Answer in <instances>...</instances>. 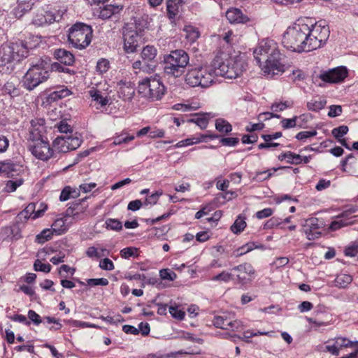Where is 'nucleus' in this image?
I'll use <instances>...</instances> for the list:
<instances>
[{
    "mask_svg": "<svg viewBox=\"0 0 358 358\" xmlns=\"http://www.w3.org/2000/svg\"><path fill=\"white\" fill-rule=\"evenodd\" d=\"M330 35L329 27L320 22L313 23L309 18H299L289 26L282 36L285 48L301 53L323 47Z\"/></svg>",
    "mask_w": 358,
    "mask_h": 358,
    "instance_id": "1",
    "label": "nucleus"
},
{
    "mask_svg": "<svg viewBox=\"0 0 358 358\" xmlns=\"http://www.w3.org/2000/svg\"><path fill=\"white\" fill-rule=\"evenodd\" d=\"M253 53L257 64L265 75L273 77L285 71V65L281 62L282 55L273 40L262 41Z\"/></svg>",
    "mask_w": 358,
    "mask_h": 358,
    "instance_id": "2",
    "label": "nucleus"
},
{
    "mask_svg": "<svg viewBox=\"0 0 358 358\" xmlns=\"http://www.w3.org/2000/svg\"><path fill=\"white\" fill-rule=\"evenodd\" d=\"M217 73V69L210 65L192 67L187 70L185 81L192 87L207 88L214 83Z\"/></svg>",
    "mask_w": 358,
    "mask_h": 358,
    "instance_id": "3",
    "label": "nucleus"
},
{
    "mask_svg": "<svg viewBox=\"0 0 358 358\" xmlns=\"http://www.w3.org/2000/svg\"><path fill=\"white\" fill-rule=\"evenodd\" d=\"M188 54L183 50H176L164 57V72L173 78L180 77L189 64Z\"/></svg>",
    "mask_w": 358,
    "mask_h": 358,
    "instance_id": "4",
    "label": "nucleus"
},
{
    "mask_svg": "<svg viewBox=\"0 0 358 358\" xmlns=\"http://www.w3.org/2000/svg\"><path fill=\"white\" fill-rule=\"evenodd\" d=\"M49 64L40 59L28 69L23 78V86L31 91L49 78Z\"/></svg>",
    "mask_w": 358,
    "mask_h": 358,
    "instance_id": "5",
    "label": "nucleus"
},
{
    "mask_svg": "<svg viewBox=\"0 0 358 358\" xmlns=\"http://www.w3.org/2000/svg\"><path fill=\"white\" fill-rule=\"evenodd\" d=\"M27 55L28 47L23 41L3 44L0 48V67L20 62Z\"/></svg>",
    "mask_w": 358,
    "mask_h": 358,
    "instance_id": "6",
    "label": "nucleus"
},
{
    "mask_svg": "<svg viewBox=\"0 0 358 358\" xmlns=\"http://www.w3.org/2000/svg\"><path fill=\"white\" fill-rule=\"evenodd\" d=\"M92 29L85 23L77 22L69 29L68 38L76 48L83 49L91 43Z\"/></svg>",
    "mask_w": 358,
    "mask_h": 358,
    "instance_id": "7",
    "label": "nucleus"
},
{
    "mask_svg": "<svg viewBox=\"0 0 358 358\" xmlns=\"http://www.w3.org/2000/svg\"><path fill=\"white\" fill-rule=\"evenodd\" d=\"M247 66L244 57L239 55L230 57L226 63L223 62L220 64L217 70L218 76L232 79L241 76L246 70Z\"/></svg>",
    "mask_w": 358,
    "mask_h": 358,
    "instance_id": "8",
    "label": "nucleus"
},
{
    "mask_svg": "<svg viewBox=\"0 0 358 358\" xmlns=\"http://www.w3.org/2000/svg\"><path fill=\"white\" fill-rule=\"evenodd\" d=\"M138 88L140 94L152 101L161 99L165 92L164 85L155 78L143 79L139 82Z\"/></svg>",
    "mask_w": 358,
    "mask_h": 358,
    "instance_id": "9",
    "label": "nucleus"
},
{
    "mask_svg": "<svg viewBox=\"0 0 358 358\" xmlns=\"http://www.w3.org/2000/svg\"><path fill=\"white\" fill-rule=\"evenodd\" d=\"M124 48L126 52L132 53L136 50L142 38V31H137L136 27H128L123 31Z\"/></svg>",
    "mask_w": 358,
    "mask_h": 358,
    "instance_id": "10",
    "label": "nucleus"
},
{
    "mask_svg": "<svg viewBox=\"0 0 358 358\" xmlns=\"http://www.w3.org/2000/svg\"><path fill=\"white\" fill-rule=\"evenodd\" d=\"M29 150L34 156L43 161L56 157L54 150L50 148L48 139L34 142V145L30 146Z\"/></svg>",
    "mask_w": 358,
    "mask_h": 358,
    "instance_id": "11",
    "label": "nucleus"
},
{
    "mask_svg": "<svg viewBox=\"0 0 358 358\" xmlns=\"http://www.w3.org/2000/svg\"><path fill=\"white\" fill-rule=\"evenodd\" d=\"M30 124L28 138L29 141L36 142L48 139L45 136L46 127L44 119L35 118L31 121Z\"/></svg>",
    "mask_w": 358,
    "mask_h": 358,
    "instance_id": "12",
    "label": "nucleus"
},
{
    "mask_svg": "<svg viewBox=\"0 0 358 358\" xmlns=\"http://www.w3.org/2000/svg\"><path fill=\"white\" fill-rule=\"evenodd\" d=\"M236 276V282L241 285H245L251 281L252 275L255 273V269L249 263H243L231 269Z\"/></svg>",
    "mask_w": 358,
    "mask_h": 358,
    "instance_id": "13",
    "label": "nucleus"
},
{
    "mask_svg": "<svg viewBox=\"0 0 358 358\" xmlns=\"http://www.w3.org/2000/svg\"><path fill=\"white\" fill-rule=\"evenodd\" d=\"M324 223L316 217H312L306 221L304 226V232L308 240H315L320 238L324 230Z\"/></svg>",
    "mask_w": 358,
    "mask_h": 358,
    "instance_id": "14",
    "label": "nucleus"
},
{
    "mask_svg": "<svg viewBox=\"0 0 358 358\" xmlns=\"http://www.w3.org/2000/svg\"><path fill=\"white\" fill-rule=\"evenodd\" d=\"M213 324L217 328L231 331H236L242 327V322L240 320H232L226 315L214 317Z\"/></svg>",
    "mask_w": 358,
    "mask_h": 358,
    "instance_id": "15",
    "label": "nucleus"
},
{
    "mask_svg": "<svg viewBox=\"0 0 358 358\" xmlns=\"http://www.w3.org/2000/svg\"><path fill=\"white\" fill-rule=\"evenodd\" d=\"M347 76L345 67H338L320 74V78L324 82L335 83L343 81Z\"/></svg>",
    "mask_w": 358,
    "mask_h": 358,
    "instance_id": "16",
    "label": "nucleus"
},
{
    "mask_svg": "<svg viewBox=\"0 0 358 358\" xmlns=\"http://www.w3.org/2000/svg\"><path fill=\"white\" fill-rule=\"evenodd\" d=\"M226 17L231 24H245L250 21V18L237 8H229Z\"/></svg>",
    "mask_w": 358,
    "mask_h": 358,
    "instance_id": "17",
    "label": "nucleus"
},
{
    "mask_svg": "<svg viewBox=\"0 0 358 358\" xmlns=\"http://www.w3.org/2000/svg\"><path fill=\"white\" fill-rule=\"evenodd\" d=\"M117 85L119 96L124 101L131 100L135 93V85L130 81L123 80Z\"/></svg>",
    "mask_w": 358,
    "mask_h": 358,
    "instance_id": "18",
    "label": "nucleus"
},
{
    "mask_svg": "<svg viewBox=\"0 0 358 358\" xmlns=\"http://www.w3.org/2000/svg\"><path fill=\"white\" fill-rule=\"evenodd\" d=\"M56 21V17L53 13L50 11H43L36 13L32 20L34 24L36 26H43L49 24Z\"/></svg>",
    "mask_w": 358,
    "mask_h": 358,
    "instance_id": "19",
    "label": "nucleus"
},
{
    "mask_svg": "<svg viewBox=\"0 0 358 358\" xmlns=\"http://www.w3.org/2000/svg\"><path fill=\"white\" fill-rule=\"evenodd\" d=\"M54 56L55 58L60 63L67 66L72 65L75 61L73 55L65 49L55 50L54 52Z\"/></svg>",
    "mask_w": 358,
    "mask_h": 358,
    "instance_id": "20",
    "label": "nucleus"
},
{
    "mask_svg": "<svg viewBox=\"0 0 358 358\" xmlns=\"http://www.w3.org/2000/svg\"><path fill=\"white\" fill-rule=\"evenodd\" d=\"M157 55V49L154 45H148L145 46L141 53V59L145 62L148 63L155 64L157 66V62L155 61V58Z\"/></svg>",
    "mask_w": 358,
    "mask_h": 358,
    "instance_id": "21",
    "label": "nucleus"
},
{
    "mask_svg": "<svg viewBox=\"0 0 358 358\" xmlns=\"http://www.w3.org/2000/svg\"><path fill=\"white\" fill-rule=\"evenodd\" d=\"M19 171V166L10 160L0 162V173L8 177L14 176Z\"/></svg>",
    "mask_w": 358,
    "mask_h": 358,
    "instance_id": "22",
    "label": "nucleus"
},
{
    "mask_svg": "<svg viewBox=\"0 0 358 358\" xmlns=\"http://www.w3.org/2000/svg\"><path fill=\"white\" fill-rule=\"evenodd\" d=\"M122 8L123 6L120 5L106 4L101 8L99 16L101 19H108L113 15L119 13Z\"/></svg>",
    "mask_w": 358,
    "mask_h": 358,
    "instance_id": "23",
    "label": "nucleus"
},
{
    "mask_svg": "<svg viewBox=\"0 0 358 358\" xmlns=\"http://www.w3.org/2000/svg\"><path fill=\"white\" fill-rule=\"evenodd\" d=\"M34 5V0H17V6L13 13L16 17H21L26 12L30 10Z\"/></svg>",
    "mask_w": 358,
    "mask_h": 358,
    "instance_id": "24",
    "label": "nucleus"
},
{
    "mask_svg": "<svg viewBox=\"0 0 358 358\" xmlns=\"http://www.w3.org/2000/svg\"><path fill=\"white\" fill-rule=\"evenodd\" d=\"M184 0H169L166 5L167 15L169 19L173 20L179 13L180 7Z\"/></svg>",
    "mask_w": 358,
    "mask_h": 358,
    "instance_id": "25",
    "label": "nucleus"
},
{
    "mask_svg": "<svg viewBox=\"0 0 358 358\" xmlns=\"http://www.w3.org/2000/svg\"><path fill=\"white\" fill-rule=\"evenodd\" d=\"M72 94V92L65 86H59L56 90L51 92L48 96V99L52 101H56L59 99L66 98Z\"/></svg>",
    "mask_w": 358,
    "mask_h": 358,
    "instance_id": "26",
    "label": "nucleus"
},
{
    "mask_svg": "<svg viewBox=\"0 0 358 358\" xmlns=\"http://www.w3.org/2000/svg\"><path fill=\"white\" fill-rule=\"evenodd\" d=\"M183 31L185 33V38L190 44L194 43L200 37L198 28L194 26L185 25Z\"/></svg>",
    "mask_w": 358,
    "mask_h": 358,
    "instance_id": "27",
    "label": "nucleus"
},
{
    "mask_svg": "<svg viewBox=\"0 0 358 358\" xmlns=\"http://www.w3.org/2000/svg\"><path fill=\"white\" fill-rule=\"evenodd\" d=\"M67 145L68 141L66 136H59L53 141L54 151L63 153L67 152L70 151Z\"/></svg>",
    "mask_w": 358,
    "mask_h": 358,
    "instance_id": "28",
    "label": "nucleus"
},
{
    "mask_svg": "<svg viewBox=\"0 0 358 358\" xmlns=\"http://www.w3.org/2000/svg\"><path fill=\"white\" fill-rule=\"evenodd\" d=\"M132 67L134 69H139L143 72L149 73L154 72L156 69L155 64L148 63L147 64L143 59L141 61L138 60L134 62L132 64Z\"/></svg>",
    "mask_w": 358,
    "mask_h": 358,
    "instance_id": "29",
    "label": "nucleus"
},
{
    "mask_svg": "<svg viewBox=\"0 0 358 358\" xmlns=\"http://www.w3.org/2000/svg\"><path fill=\"white\" fill-rule=\"evenodd\" d=\"M208 114L197 115L195 114L192 118L187 120L188 122H192L199 126L201 129H204L207 127L209 120Z\"/></svg>",
    "mask_w": 358,
    "mask_h": 358,
    "instance_id": "30",
    "label": "nucleus"
},
{
    "mask_svg": "<svg viewBox=\"0 0 358 358\" xmlns=\"http://www.w3.org/2000/svg\"><path fill=\"white\" fill-rule=\"evenodd\" d=\"M215 129L219 132L227 134L232 131V126L224 119L219 118L215 121Z\"/></svg>",
    "mask_w": 358,
    "mask_h": 358,
    "instance_id": "31",
    "label": "nucleus"
},
{
    "mask_svg": "<svg viewBox=\"0 0 358 358\" xmlns=\"http://www.w3.org/2000/svg\"><path fill=\"white\" fill-rule=\"evenodd\" d=\"M352 278L348 274H341L337 275L334 280V285L339 288H345L351 283Z\"/></svg>",
    "mask_w": 358,
    "mask_h": 358,
    "instance_id": "32",
    "label": "nucleus"
},
{
    "mask_svg": "<svg viewBox=\"0 0 358 358\" xmlns=\"http://www.w3.org/2000/svg\"><path fill=\"white\" fill-rule=\"evenodd\" d=\"M3 91L5 94L10 95L11 97H16L20 94V90L11 81H8L5 83Z\"/></svg>",
    "mask_w": 358,
    "mask_h": 358,
    "instance_id": "33",
    "label": "nucleus"
},
{
    "mask_svg": "<svg viewBox=\"0 0 358 358\" xmlns=\"http://www.w3.org/2000/svg\"><path fill=\"white\" fill-rule=\"evenodd\" d=\"M89 94L92 97V101H95L96 103L100 104L101 106H106L108 102V99L106 97H103L101 95V92L97 90H91L89 91Z\"/></svg>",
    "mask_w": 358,
    "mask_h": 358,
    "instance_id": "34",
    "label": "nucleus"
},
{
    "mask_svg": "<svg viewBox=\"0 0 358 358\" xmlns=\"http://www.w3.org/2000/svg\"><path fill=\"white\" fill-rule=\"evenodd\" d=\"M245 218L241 215L238 216L234 224L231 226V230L234 234H239L246 227Z\"/></svg>",
    "mask_w": 358,
    "mask_h": 358,
    "instance_id": "35",
    "label": "nucleus"
},
{
    "mask_svg": "<svg viewBox=\"0 0 358 358\" xmlns=\"http://www.w3.org/2000/svg\"><path fill=\"white\" fill-rule=\"evenodd\" d=\"M326 104V101L323 99H312L307 103V108L309 110L318 111L322 109Z\"/></svg>",
    "mask_w": 358,
    "mask_h": 358,
    "instance_id": "36",
    "label": "nucleus"
},
{
    "mask_svg": "<svg viewBox=\"0 0 358 358\" xmlns=\"http://www.w3.org/2000/svg\"><path fill=\"white\" fill-rule=\"evenodd\" d=\"M52 230L57 234H61L67 230L66 220L64 218H58L52 224Z\"/></svg>",
    "mask_w": 358,
    "mask_h": 358,
    "instance_id": "37",
    "label": "nucleus"
},
{
    "mask_svg": "<svg viewBox=\"0 0 358 358\" xmlns=\"http://www.w3.org/2000/svg\"><path fill=\"white\" fill-rule=\"evenodd\" d=\"M102 253L98 251V249L94 246L89 247L86 251V255L90 258H100L101 256L107 255L109 252L106 249L101 250Z\"/></svg>",
    "mask_w": 358,
    "mask_h": 358,
    "instance_id": "38",
    "label": "nucleus"
},
{
    "mask_svg": "<svg viewBox=\"0 0 358 358\" xmlns=\"http://www.w3.org/2000/svg\"><path fill=\"white\" fill-rule=\"evenodd\" d=\"M335 344L339 350L342 348L354 347L355 345H358V341H350L344 337H337L335 338Z\"/></svg>",
    "mask_w": 358,
    "mask_h": 358,
    "instance_id": "39",
    "label": "nucleus"
},
{
    "mask_svg": "<svg viewBox=\"0 0 358 358\" xmlns=\"http://www.w3.org/2000/svg\"><path fill=\"white\" fill-rule=\"evenodd\" d=\"M106 227L107 229L113 231H120L122 229V222L117 219L108 218L105 222Z\"/></svg>",
    "mask_w": 358,
    "mask_h": 358,
    "instance_id": "40",
    "label": "nucleus"
},
{
    "mask_svg": "<svg viewBox=\"0 0 358 358\" xmlns=\"http://www.w3.org/2000/svg\"><path fill=\"white\" fill-rule=\"evenodd\" d=\"M78 195V192L74 189L72 190L70 187H66L63 189L62 191L60 196H59V200L61 201H65L69 199L71 197H76Z\"/></svg>",
    "mask_w": 358,
    "mask_h": 358,
    "instance_id": "41",
    "label": "nucleus"
},
{
    "mask_svg": "<svg viewBox=\"0 0 358 358\" xmlns=\"http://www.w3.org/2000/svg\"><path fill=\"white\" fill-rule=\"evenodd\" d=\"M138 249L135 247H127L120 250V256L124 259H129L132 257H138Z\"/></svg>",
    "mask_w": 358,
    "mask_h": 358,
    "instance_id": "42",
    "label": "nucleus"
},
{
    "mask_svg": "<svg viewBox=\"0 0 358 358\" xmlns=\"http://www.w3.org/2000/svg\"><path fill=\"white\" fill-rule=\"evenodd\" d=\"M352 224H353L352 221H349L348 220L345 219H340L338 220L333 221L331 223L329 228L332 231H336L343 227L348 226Z\"/></svg>",
    "mask_w": 358,
    "mask_h": 358,
    "instance_id": "43",
    "label": "nucleus"
},
{
    "mask_svg": "<svg viewBox=\"0 0 358 358\" xmlns=\"http://www.w3.org/2000/svg\"><path fill=\"white\" fill-rule=\"evenodd\" d=\"M51 265L49 264H43L39 259H36L34 264V268L36 271H42L45 273L50 272Z\"/></svg>",
    "mask_w": 358,
    "mask_h": 358,
    "instance_id": "44",
    "label": "nucleus"
},
{
    "mask_svg": "<svg viewBox=\"0 0 358 358\" xmlns=\"http://www.w3.org/2000/svg\"><path fill=\"white\" fill-rule=\"evenodd\" d=\"M159 276L162 280H174L177 275L169 268H163L159 271Z\"/></svg>",
    "mask_w": 358,
    "mask_h": 358,
    "instance_id": "45",
    "label": "nucleus"
},
{
    "mask_svg": "<svg viewBox=\"0 0 358 358\" xmlns=\"http://www.w3.org/2000/svg\"><path fill=\"white\" fill-rule=\"evenodd\" d=\"M68 141L67 147L69 150H74L81 145L82 140L78 137L66 136Z\"/></svg>",
    "mask_w": 358,
    "mask_h": 358,
    "instance_id": "46",
    "label": "nucleus"
},
{
    "mask_svg": "<svg viewBox=\"0 0 358 358\" xmlns=\"http://www.w3.org/2000/svg\"><path fill=\"white\" fill-rule=\"evenodd\" d=\"M52 232L50 229H44L36 236V240L39 243H43L52 238Z\"/></svg>",
    "mask_w": 358,
    "mask_h": 358,
    "instance_id": "47",
    "label": "nucleus"
},
{
    "mask_svg": "<svg viewBox=\"0 0 358 358\" xmlns=\"http://www.w3.org/2000/svg\"><path fill=\"white\" fill-rule=\"evenodd\" d=\"M348 132V127L345 125H341L338 127L334 128L331 131L332 135L339 140L341 137L343 136Z\"/></svg>",
    "mask_w": 358,
    "mask_h": 358,
    "instance_id": "48",
    "label": "nucleus"
},
{
    "mask_svg": "<svg viewBox=\"0 0 358 358\" xmlns=\"http://www.w3.org/2000/svg\"><path fill=\"white\" fill-rule=\"evenodd\" d=\"M110 67L109 61L106 59H101L97 62L96 71L100 73H106Z\"/></svg>",
    "mask_w": 358,
    "mask_h": 358,
    "instance_id": "49",
    "label": "nucleus"
},
{
    "mask_svg": "<svg viewBox=\"0 0 358 358\" xmlns=\"http://www.w3.org/2000/svg\"><path fill=\"white\" fill-rule=\"evenodd\" d=\"M233 277H234V274H232V273H228V272H226V271H222V273H219L218 275L213 276L212 278V280H214V281L228 282Z\"/></svg>",
    "mask_w": 358,
    "mask_h": 358,
    "instance_id": "50",
    "label": "nucleus"
},
{
    "mask_svg": "<svg viewBox=\"0 0 358 358\" xmlns=\"http://www.w3.org/2000/svg\"><path fill=\"white\" fill-rule=\"evenodd\" d=\"M298 119L297 116H294L291 119L284 118L281 120L280 124L282 127L284 129H287L290 128H294L296 126V120Z\"/></svg>",
    "mask_w": 358,
    "mask_h": 358,
    "instance_id": "51",
    "label": "nucleus"
},
{
    "mask_svg": "<svg viewBox=\"0 0 358 358\" xmlns=\"http://www.w3.org/2000/svg\"><path fill=\"white\" fill-rule=\"evenodd\" d=\"M87 285L92 287L101 285L106 286L108 285L109 281L106 278H91L87 280Z\"/></svg>",
    "mask_w": 358,
    "mask_h": 358,
    "instance_id": "52",
    "label": "nucleus"
},
{
    "mask_svg": "<svg viewBox=\"0 0 358 358\" xmlns=\"http://www.w3.org/2000/svg\"><path fill=\"white\" fill-rule=\"evenodd\" d=\"M169 313L172 317L178 320H182L185 315V312L179 310L177 306H171L169 307Z\"/></svg>",
    "mask_w": 358,
    "mask_h": 358,
    "instance_id": "53",
    "label": "nucleus"
},
{
    "mask_svg": "<svg viewBox=\"0 0 358 358\" xmlns=\"http://www.w3.org/2000/svg\"><path fill=\"white\" fill-rule=\"evenodd\" d=\"M99 267L105 271H112L115 268L113 262L108 258H104L99 262Z\"/></svg>",
    "mask_w": 358,
    "mask_h": 358,
    "instance_id": "54",
    "label": "nucleus"
},
{
    "mask_svg": "<svg viewBox=\"0 0 358 358\" xmlns=\"http://www.w3.org/2000/svg\"><path fill=\"white\" fill-rule=\"evenodd\" d=\"M358 254V244L353 243L345 249V255L348 257H355Z\"/></svg>",
    "mask_w": 358,
    "mask_h": 358,
    "instance_id": "55",
    "label": "nucleus"
},
{
    "mask_svg": "<svg viewBox=\"0 0 358 358\" xmlns=\"http://www.w3.org/2000/svg\"><path fill=\"white\" fill-rule=\"evenodd\" d=\"M220 142L222 145L224 146H235L238 143L239 139L238 138L225 137L222 138Z\"/></svg>",
    "mask_w": 358,
    "mask_h": 358,
    "instance_id": "56",
    "label": "nucleus"
},
{
    "mask_svg": "<svg viewBox=\"0 0 358 358\" xmlns=\"http://www.w3.org/2000/svg\"><path fill=\"white\" fill-rule=\"evenodd\" d=\"M317 135L315 130L313 131H303L298 133L296 136V138L299 141H304L305 139L313 137Z\"/></svg>",
    "mask_w": 358,
    "mask_h": 358,
    "instance_id": "57",
    "label": "nucleus"
},
{
    "mask_svg": "<svg viewBox=\"0 0 358 358\" xmlns=\"http://www.w3.org/2000/svg\"><path fill=\"white\" fill-rule=\"evenodd\" d=\"M55 127H57L61 133L67 134L68 132L72 131L71 126L68 124L66 120L60 121L58 124H55Z\"/></svg>",
    "mask_w": 358,
    "mask_h": 358,
    "instance_id": "58",
    "label": "nucleus"
},
{
    "mask_svg": "<svg viewBox=\"0 0 358 358\" xmlns=\"http://www.w3.org/2000/svg\"><path fill=\"white\" fill-rule=\"evenodd\" d=\"M342 113V107L339 105H331L329 107L328 116L330 117H335L339 116Z\"/></svg>",
    "mask_w": 358,
    "mask_h": 358,
    "instance_id": "59",
    "label": "nucleus"
},
{
    "mask_svg": "<svg viewBox=\"0 0 358 358\" xmlns=\"http://www.w3.org/2000/svg\"><path fill=\"white\" fill-rule=\"evenodd\" d=\"M287 162L291 164H300L302 162V157L299 154L291 152V155L288 156Z\"/></svg>",
    "mask_w": 358,
    "mask_h": 358,
    "instance_id": "60",
    "label": "nucleus"
},
{
    "mask_svg": "<svg viewBox=\"0 0 358 358\" xmlns=\"http://www.w3.org/2000/svg\"><path fill=\"white\" fill-rule=\"evenodd\" d=\"M28 317L35 325H38L43 322L41 316L33 310H29Z\"/></svg>",
    "mask_w": 358,
    "mask_h": 358,
    "instance_id": "61",
    "label": "nucleus"
},
{
    "mask_svg": "<svg viewBox=\"0 0 358 358\" xmlns=\"http://www.w3.org/2000/svg\"><path fill=\"white\" fill-rule=\"evenodd\" d=\"M282 224V220L278 217H273L269 219L264 225L265 229H271L278 227Z\"/></svg>",
    "mask_w": 358,
    "mask_h": 358,
    "instance_id": "62",
    "label": "nucleus"
},
{
    "mask_svg": "<svg viewBox=\"0 0 358 358\" xmlns=\"http://www.w3.org/2000/svg\"><path fill=\"white\" fill-rule=\"evenodd\" d=\"M160 195H162V192L159 193L156 192L155 193L152 194L145 199L144 205L148 206L155 204L157 202Z\"/></svg>",
    "mask_w": 358,
    "mask_h": 358,
    "instance_id": "63",
    "label": "nucleus"
},
{
    "mask_svg": "<svg viewBox=\"0 0 358 358\" xmlns=\"http://www.w3.org/2000/svg\"><path fill=\"white\" fill-rule=\"evenodd\" d=\"M22 180L13 181L9 180L6 183V189L8 192H12L16 190L17 187L22 185Z\"/></svg>",
    "mask_w": 358,
    "mask_h": 358,
    "instance_id": "64",
    "label": "nucleus"
}]
</instances>
